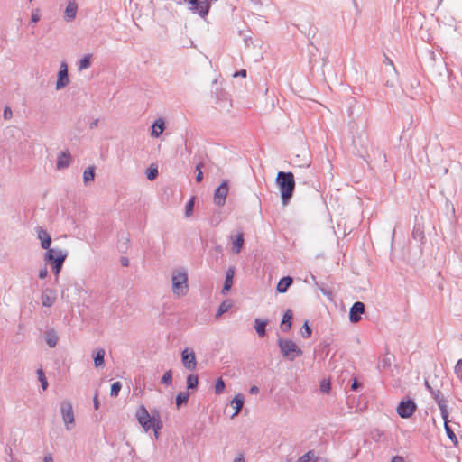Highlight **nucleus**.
I'll return each mask as SVG.
<instances>
[{"instance_id":"603ef678","label":"nucleus","mask_w":462,"mask_h":462,"mask_svg":"<svg viewBox=\"0 0 462 462\" xmlns=\"http://www.w3.org/2000/svg\"><path fill=\"white\" fill-rule=\"evenodd\" d=\"M360 387H361V383H358L357 379H354V380H353V383H352V384H351V389H352L353 391H356V390H357L358 388H360Z\"/></svg>"},{"instance_id":"de8ad7c7","label":"nucleus","mask_w":462,"mask_h":462,"mask_svg":"<svg viewBox=\"0 0 462 462\" xmlns=\"http://www.w3.org/2000/svg\"><path fill=\"white\" fill-rule=\"evenodd\" d=\"M330 389V383L329 382L323 381L320 384V390L323 393H328Z\"/></svg>"},{"instance_id":"9b49d317","label":"nucleus","mask_w":462,"mask_h":462,"mask_svg":"<svg viewBox=\"0 0 462 462\" xmlns=\"http://www.w3.org/2000/svg\"><path fill=\"white\" fill-rule=\"evenodd\" d=\"M69 83V74H68V65L65 61L60 63V71L58 72V79L56 81L55 88L60 90Z\"/></svg>"},{"instance_id":"4be33fe9","label":"nucleus","mask_w":462,"mask_h":462,"mask_svg":"<svg viewBox=\"0 0 462 462\" xmlns=\"http://www.w3.org/2000/svg\"><path fill=\"white\" fill-rule=\"evenodd\" d=\"M267 324H268V320H263L260 319H254V328H255L257 335L260 337H263L265 336V334H266L265 328H266Z\"/></svg>"},{"instance_id":"49530a36","label":"nucleus","mask_w":462,"mask_h":462,"mask_svg":"<svg viewBox=\"0 0 462 462\" xmlns=\"http://www.w3.org/2000/svg\"><path fill=\"white\" fill-rule=\"evenodd\" d=\"M40 20L39 11L36 9L32 11L31 15V22L36 23Z\"/></svg>"},{"instance_id":"37998d69","label":"nucleus","mask_w":462,"mask_h":462,"mask_svg":"<svg viewBox=\"0 0 462 462\" xmlns=\"http://www.w3.org/2000/svg\"><path fill=\"white\" fill-rule=\"evenodd\" d=\"M49 263L51 266L55 275L58 276L60 272V270L62 269V266H63L64 263H60V261H58L57 263Z\"/></svg>"},{"instance_id":"f257e3e1","label":"nucleus","mask_w":462,"mask_h":462,"mask_svg":"<svg viewBox=\"0 0 462 462\" xmlns=\"http://www.w3.org/2000/svg\"><path fill=\"white\" fill-rule=\"evenodd\" d=\"M276 184L278 185L281 191L282 204L287 205L292 197L295 189L293 173L290 171H279L276 177Z\"/></svg>"},{"instance_id":"1a4fd4ad","label":"nucleus","mask_w":462,"mask_h":462,"mask_svg":"<svg viewBox=\"0 0 462 462\" xmlns=\"http://www.w3.org/2000/svg\"><path fill=\"white\" fill-rule=\"evenodd\" d=\"M416 410V404L411 400L402 401L398 405L396 411L401 418H410Z\"/></svg>"},{"instance_id":"f03ea898","label":"nucleus","mask_w":462,"mask_h":462,"mask_svg":"<svg viewBox=\"0 0 462 462\" xmlns=\"http://www.w3.org/2000/svg\"><path fill=\"white\" fill-rule=\"evenodd\" d=\"M172 293L178 297H183L188 293V273L185 269H177L171 274Z\"/></svg>"},{"instance_id":"473e14b6","label":"nucleus","mask_w":462,"mask_h":462,"mask_svg":"<svg viewBox=\"0 0 462 462\" xmlns=\"http://www.w3.org/2000/svg\"><path fill=\"white\" fill-rule=\"evenodd\" d=\"M90 59H91V56L89 54L84 56L80 60H79V70H83V69H87L90 67Z\"/></svg>"},{"instance_id":"13d9d810","label":"nucleus","mask_w":462,"mask_h":462,"mask_svg":"<svg viewBox=\"0 0 462 462\" xmlns=\"http://www.w3.org/2000/svg\"><path fill=\"white\" fill-rule=\"evenodd\" d=\"M203 180V172L202 171H199V172H197L196 180L197 182H201Z\"/></svg>"},{"instance_id":"864d4df0","label":"nucleus","mask_w":462,"mask_h":462,"mask_svg":"<svg viewBox=\"0 0 462 462\" xmlns=\"http://www.w3.org/2000/svg\"><path fill=\"white\" fill-rule=\"evenodd\" d=\"M234 77H244L245 78L246 77V70L245 69H241L240 71H237L234 74Z\"/></svg>"},{"instance_id":"2f4dec72","label":"nucleus","mask_w":462,"mask_h":462,"mask_svg":"<svg viewBox=\"0 0 462 462\" xmlns=\"http://www.w3.org/2000/svg\"><path fill=\"white\" fill-rule=\"evenodd\" d=\"M231 308V303L227 302V301H224L222 302L219 307H218V310L216 313V318L218 319L219 317H221L224 313H226V311H228V310Z\"/></svg>"},{"instance_id":"dca6fc26","label":"nucleus","mask_w":462,"mask_h":462,"mask_svg":"<svg viewBox=\"0 0 462 462\" xmlns=\"http://www.w3.org/2000/svg\"><path fill=\"white\" fill-rule=\"evenodd\" d=\"M42 304L44 307H51L56 301V293L53 290L46 289L41 296Z\"/></svg>"},{"instance_id":"20e7f679","label":"nucleus","mask_w":462,"mask_h":462,"mask_svg":"<svg viewBox=\"0 0 462 462\" xmlns=\"http://www.w3.org/2000/svg\"><path fill=\"white\" fill-rule=\"evenodd\" d=\"M60 413L66 430H72L75 425V416L72 404L69 401H63L60 403Z\"/></svg>"},{"instance_id":"9d476101","label":"nucleus","mask_w":462,"mask_h":462,"mask_svg":"<svg viewBox=\"0 0 462 462\" xmlns=\"http://www.w3.org/2000/svg\"><path fill=\"white\" fill-rule=\"evenodd\" d=\"M228 194V182L223 180L221 184L216 189L214 193V202L216 205L221 207L225 204L226 196Z\"/></svg>"},{"instance_id":"39448f33","label":"nucleus","mask_w":462,"mask_h":462,"mask_svg":"<svg viewBox=\"0 0 462 462\" xmlns=\"http://www.w3.org/2000/svg\"><path fill=\"white\" fill-rule=\"evenodd\" d=\"M68 256V252L66 250L53 247L45 252L44 260L47 263H64Z\"/></svg>"},{"instance_id":"79ce46f5","label":"nucleus","mask_w":462,"mask_h":462,"mask_svg":"<svg viewBox=\"0 0 462 462\" xmlns=\"http://www.w3.org/2000/svg\"><path fill=\"white\" fill-rule=\"evenodd\" d=\"M162 427L163 425L161 419H155V420H152L150 424V430L152 429L153 431L160 430Z\"/></svg>"},{"instance_id":"c756f323","label":"nucleus","mask_w":462,"mask_h":462,"mask_svg":"<svg viewBox=\"0 0 462 462\" xmlns=\"http://www.w3.org/2000/svg\"><path fill=\"white\" fill-rule=\"evenodd\" d=\"M95 179V169L93 166L88 167L83 172V181L87 185L88 182L93 181Z\"/></svg>"},{"instance_id":"09e8293b","label":"nucleus","mask_w":462,"mask_h":462,"mask_svg":"<svg viewBox=\"0 0 462 462\" xmlns=\"http://www.w3.org/2000/svg\"><path fill=\"white\" fill-rule=\"evenodd\" d=\"M4 118L5 119H10L13 116L12 110L10 107L6 106L4 110Z\"/></svg>"},{"instance_id":"7ed1b4c3","label":"nucleus","mask_w":462,"mask_h":462,"mask_svg":"<svg viewBox=\"0 0 462 462\" xmlns=\"http://www.w3.org/2000/svg\"><path fill=\"white\" fill-rule=\"evenodd\" d=\"M277 344L280 348L281 355L285 359L293 361L296 357L301 356L303 355L300 347L298 346V345L291 339L280 337L277 340Z\"/></svg>"},{"instance_id":"5fc2aeb1","label":"nucleus","mask_w":462,"mask_h":462,"mask_svg":"<svg viewBox=\"0 0 462 462\" xmlns=\"http://www.w3.org/2000/svg\"><path fill=\"white\" fill-rule=\"evenodd\" d=\"M320 291H322V293H323L324 295H326L328 298L331 299V297H332V293H331V291H328L327 289H325V288H323V287H322V288H320Z\"/></svg>"},{"instance_id":"cd10ccee","label":"nucleus","mask_w":462,"mask_h":462,"mask_svg":"<svg viewBox=\"0 0 462 462\" xmlns=\"http://www.w3.org/2000/svg\"><path fill=\"white\" fill-rule=\"evenodd\" d=\"M187 389L188 390H196L199 383V377L196 374H189L186 379Z\"/></svg>"},{"instance_id":"b1692460","label":"nucleus","mask_w":462,"mask_h":462,"mask_svg":"<svg viewBox=\"0 0 462 462\" xmlns=\"http://www.w3.org/2000/svg\"><path fill=\"white\" fill-rule=\"evenodd\" d=\"M59 337L54 329L45 332V341L50 347H54L58 343Z\"/></svg>"},{"instance_id":"f8f14e48","label":"nucleus","mask_w":462,"mask_h":462,"mask_svg":"<svg viewBox=\"0 0 462 462\" xmlns=\"http://www.w3.org/2000/svg\"><path fill=\"white\" fill-rule=\"evenodd\" d=\"M365 312V304L360 301L355 302L350 308L349 319L353 323H357L361 319V315Z\"/></svg>"},{"instance_id":"e433bc0d","label":"nucleus","mask_w":462,"mask_h":462,"mask_svg":"<svg viewBox=\"0 0 462 462\" xmlns=\"http://www.w3.org/2000/svg\"><path fill=\"white\" fill-rule=\"evenodd\" d=\"M161 383L162 384L171 385L172 383V372L171 370H168L164 373L161 379Z\"/></svg>"},{"instance_id":"c85d7f7f","label":"nucleus","mask_w":462,"mask_h":462,"mask_svg":"<svg viewBox=\"0 0 462 462\" xmlns=\"http://www.w3.org/2000/svg\"><path fill=\"white\" fill-rule=\"evenodd\" d=\"M105 350L103 348L98 349L94 356V364L96 367H101L105 364Z\"/></svg>"},{"instance_id":"ddd939ff","label":"nucleus","mask_w":462,"mask_h":462,"mask_svg":"<svg viewBox=\"0 0 462 462\" xmlns=\"http://www.w3.org/2000/svg\"><path fill=\"white\" fill-rule=\"evenodd\" d=\"M191 5L190 9L200 16L204 17L208 14L209 10V5L206 1L199 0H189Z\"/></svg>"},{"instance_id":"0e129e2a","label":"nucleus","mask_w":462,"mask_h":462,"mask_svg":"<svg viewBox=\"0 0 462 462\" xmlns=\"http://www.w3.org/2000/svg\"><path fill=\"white\" fill-rule=\"evenodd\" d=\"M94 408H95V410H97L99 408V402L97 400V395L94 397Z\"/></svg>"},{"instance_id":"2eb2a0df","label":"nucleus","mask_w":462,"mask_h":462,"mask_svg":"<svg viewBox=\"0 0 462 462\" xmlns=\"http://www.w3.org/2000/svg\"><path fill=\"white\" fill-rule=\"evenodd\" d=\"M78 12V5L75 0H70L64 11V19L67 22H71L76 18Z\"/></svg>"},{"instance_id":"a19ab883","label":"nucleus","mask_w":462,"mask_h":462,"mask_svg":"<svg viewBox=\"0 0 462 462\" xmlns=\"http://www.w3.org/2000/svg\"><path fill=\"white\" fill-rule=\"evenodd\" d=\"M412 236L414 239L421 241L424 239V233L420 227H414L412 231Z\"/></svg>"},{"instance_id":"58836bf2","label":"nucleus","mask_w":462,"mask_h":462,"mask_svg":"<svg viewBox=\"0 0 462 462\" xmlns=\"http://www.w3.org/2000/svg\"><path fill=\"white\" fill-rule=\"evenodd\" d=\"M317 460V457H314V454L312 451H309L305 453L299 458V462H314Z\"/></svg>"},{"instance_id":"f704fd0d","label":"nucleus","mask_w":462,"mask_h":462,"mask_svg":"<svg viewBox=\"0 0 462 462\" xmlns=\"http://www.w3.org/2000/svg\"><path fill=\"white\" fill-rule=\"evenodd\" d=\"M311 328L308 324V321H305L300 328V334L303 338H309L311 336Z\"/></svg>"},{"instance_id":"69168bd1","label":"nucleus","mask_w":462,"mask_h":462,"mask_svg":"<svg viewBox=\"0 0 462 462\" xmlns=\"http://www.w3.org/2000/svg\"><path fill=\"white\" fill-rule=\"evenodd\" d=\"M121 262L124 266H128L129 264V260L127 258H122Z\"/></svg>"},{"instance_id":"bb28decb","label":"nucleus","mask_w":462,"mask_h":462,"mask_svg":"<svg viewBox=\"0 0 462 462\" xmlns=\"http://www.w3.org/2000/svg\"><path fill=\"white\" fill-rule=\"evenodd\" d=\"M444 420V428L445 431L447 433L448 438L452 441V443L457 446L458 444L457 438L454 431L452 430L451 427L448 425V418L443 419Z\"/></svg>"},{"instance_id":"6e6d98bb","label":"nucleus","mask_w":462,"mask_h":462,"mask_svg":"<svg viewBox=\"0 0 462 462\" xmlns=\"http://www.w3.org/2000/svg\"><path fill=\"white\" fill-rule=\"evenodd\" d=\"M384 62H385L386 64L390 65V66L392 67L393 71L394 73H396V69H395V68H394V66H393V61H392L390 59L385 58Z\"/></svg>"},{"instance_id":"6ab92c4d","label":"nucleus","mask_w":462,"mask_h":462,"mask_svg":"<svg viewBox=\"0 0 462 462\" xmlns=\"http://www.w3.org/2000/svg\"><path fill=\"white\" fill-rule=\"evenodd\" d=\"M235 275V268L230 267L226 273V279L222 289V294L226 295L233 285V279Z\"/></svg>"},{"instance_id":"a211bd4d","label":"nucleus","mask_w":462,"mask_h":462,"mask_svg":"<svg viewBox=\"0 0 462 462\" xmlns=\"http://www.w3.org/2000/svg\"><path fill=\"white\" fill-rule=\"evenodd\" d=\"M165 129V121L163 118H158L152 124L151 136L158 138Z\"/></svg>"},{"instance_id":"ea45409f","label":"nucleus","mask_w":462,"mask_h":462,"mask_svg":"<svg viewBox=\"0 0 462 462\" xmlns=\"http://www.w3.org/2000/svg\"><path fill=\"white\" fill-rule=\"evenodd\" d=\"M122 388L120 382H115L111 386L110 396L116 397Z\"/></svg>"},{"instance_id":"a18cd8bd","label":"nucleus","mask_w":462,"mask_h":462,"mask_svg":"<svg viewBox=\"0 0 462 462\" xmlns=\"http://www.w3.org/2000/svg\"><path fill=\"white\" fill-rule=\"evenodd\" d=\"M158 175V171L156 168L151 169L147 174V179L150 180H154Z\"/></svg>"},{"instance_id":"0eeeda50","label":"nucleus","mask_w":462,"mask_h":462,"mask_svg":"<svg viewBox=\"0 0 462 462\" xmlns=\"http://www.w3.org/2000/svg\"><path fill=\"white\" fill-rule=\"evenodd\" d=\"M430 394L440 410L442 419L448 418V400L445 398L439 389L435 388L433 391H431Z\"/></svg>"},{"instance_id":"a878e982","label":"nucleus","mask_w":462,"mask_h":462,"mask_svg":"<svg viewBox=\"0 0 462 462\" xmlns=\"http://www.w3.org/2000/svg\"><path fill=\"white\" fill-rule=\"evenodd\" d=\"M393 356L392 355H389V354H385L379 361L378 363V368L380 370H385V369H388L391 367L392 365V363H393Z\"/></svg>"},{"instance_id":"3c124183","label":"nucleus","mask_w":462,"mask_h":462,"mask_svg":"<svg viewBox=\"0 0 462 462\" xmlns=\"http://www.w3.org/2000/svg\"><path fill=\"white\" fill-rule=\"evenodd\" d=\"M48 275V270L46 267H43L42 269L40 270L39 272V278L40 279H45Z\"/></svg>"},{"instance_id":"412c9836","label":"nucleus","mask_w":462,"mask_h":462,"mask_svg":"<svg viewBox=\"0 0 462 462\" xmlns=\"http://www.w3.org/2000/svg\"><path fill=\"white\" fill-rule=\"evenodd\" d=\"M231 404L235 405V412L231 416L232 418L236 417L242 410L244 405V396L241 393L236 394L234 399L231 401Z\"/></svg>"},{"instance_id":"4c0bfd02","label":"nucleus","mask_w":462,"mask_h":462,"mask_svg":"<svg viewBox=\"0 0 462 462\" xmlns=\"http://www.w3.org/2000/svg\"><path fill=\"white\" fill-rule=\"evenodd\" d=\"M225 382L223 381L222 378H218L216 380V383H215V393L216 394H220L224 392V389H225Z\"/></svg>"},{"instance_id":"423d86ee","label":"nucleus","mask_w":462,"mask_h":462,"mask_svg":"<svg viewBox=\"0 0 462 462\" xmlns=\"http://www.w3.org/2000/svg\"><path fill=\"white\" fill-rule=\"evenodd\" d=\"M181 363L182 365L189 370L194 371L197 368V359L195 353L192 349L186 347L181 352Z\"/></svg>"},{"instance_id":"bf43d9fd","label":"nucleus","mask_w":462,"mask_h":462,"mask_svg":"<svg viewBox=\"0 0 462 462\" xmlns=\"http://www.w3.org/2000/svg\"><path fill=\"white\" fill-rule=\"evenodd\" d=\"M425 387L430 393L435 389L432 385H430L429 380H425Z\"/></svg>"},{"instance_id":"338daca9","label":"nucleus","mask_w":462,"mask_h":462,"mask_svg":"<svg viewBox=\"0 0 462 462\" xmlns=\"http://www.w3.org/2000/svg\"><path fill=\"white\" fill-rule=\"evenodd\" d=\"M43 462H53V459L51 456H46L43 458Z\"/></svg>"},{"instance_id":"aec40b11","label":"nucleus","mask_w":462,"mask_h":462,"mask_svg":"<svg viewBox=\"0 0 462 462\" xmlns=\"http://www.w3.org/2000/svg\"><path fill=\"white\" fill-rule=\"evenodd\" d=\"M291 319H292V312L291 310H287L283 314L282 322H281V329L283 332H288L291 328Z\"/></svg>"},{"instance_id":"4d7b16f0","label":"nucleus","mask_w":462,"mask_h":462,"mask_svg":"<svg viewBox=\"0 0 462 462\" xmlns=\"http://www.w3.org/2000/svg\"><path fill=\"white\" fill-rule=\"evenodd\" d=\"M251 394H257L259 393V388L255 385H253L249 390Z\"/></svg>"},{"instance_id":"4468645a","label":"nucleus","mask_w":462,"mask_h":462,"mask_svg":"<svg viewBox=\"0 0 462 462\" xmlns=\"http://www.w3.org/2000/svg\"><path fill=\"white\" fill-rule=\"evenodd\" d=\"M36 233H37V238L41 242L42 248L45 249L46 251L51 249L50 246H51V236L49 235V233L42 226L36 227Z\"/></svg>"},{"instance_id":"393cba45","label":"nucleus","mask_w":462,"mask_h":462,"mask_svg":"<svg viewBox=\"0 0 462 462\" xmlns=\"http://www.w3.org/2000/svg\"><path fill=\"white\" fill-rule=\"evenodd\" d=\"M244 245V234L242 232L238 233L234 241L232 250L235 254H239L243 248Z\"/></svg>"},{"instance_id":"e2e57ef3","label":"nucleus","mask_w":462,"mask_h":462,"mask_svg":"<svg viewBox=\"0 0 462 462\" xmlns=\"http://www.w3.org/2000/svg\"><path fill=\"white\" fill-rule=\"evenodd\" d=\"M391 462H404L403 458L400 456L394 457Z\"/></svg>"},{"instance_id":"7c9ffc66","label":"nucleus","mask_w":462,"mask_h":462,"mask_svg":"<svg viewBox=\"0 0 462 462\" xmlns=\"http://www.w3.org/2000/svg\"><path fill=\"white\" fill-rule=\"evenodd\" d=\"M189 393L186 392H180L176 396V405L178 407L181 406L182 404H186L189 401Z\"/></svg>"},{"instance_id":"c9c22d12","label":"nucleus","mask_w":462,"mask_h":462,"mask_svg":"<svg viewBox=\"0 0 462 462\" xmlns=\"http://www.w3.org/2000/svg\"><path fill=\"white\" fill-rule=\"evenodd\" d=\"M194 202H195V198L192 197L186 204V207H185V216L186 217H189L192 213H193V208H194Z\"/></svg>"},{"instance_id":"f3484780","label":"nucleus","mask_w":462,"mask_h":462,"mask_svg":"<svg viewBox=\"0 0 462 462\" xmlns=\"http://www.w3.org/2000/svg\"><path fill=\"white\" fill-rule=\"evenodd\" d=\"M71 155L68 151L61 152L57 158V169L61 170L69 166Z\"/></svg>"},{"instance_id":"052dcab7","label":"nucleus","mask_w":462,"mask_h":462,"mask_svg":"<svg viewBox=\"0 0 462 462\" xmlns=\"http://www.w3.org/2000/svg\"><path fill=\"white\" fill-rule=\"evenodd\" d=\"M98 122H99V120H98V119H95L93 122H91V123L89 124V128H90V129H94V128L97 127V125H98Z\"/></svg>"},{"instance_id":"774afa93","label":"nucleus","mask_w":462,"mask_h":462,"mask_svg":"<svg viewBox=\"0 0 462 462\" xmlns=\"http://www.w3.org/2000/svg\"><path fill=\"white\" fill-rule=\"evenodd\" d=\"M202 167H203L202 162L198 163L196 166V171L199 172V171H201Z\"/></svg>"},{"instance_id":"6e6552de","label":"nucleus","mask_w":462,"mask_h":462,"mask_svg":"<svg viewBox=\"0 0 462 462\" xmlns=\"http://www.w3.org/2000/svg\"><path fill=\"white\" fill-rule=\"evenodd\" d=\"M135 417L143 430L145 432L149 431L152 419L144 405L139 406V408L136 410Z\"/></svg>"},{"instance_id":"c03bdc74","label":"nucleus","mask_w":462,"mask_h":462,"mask_svg":"<svg viewBox=\"0 0 462 462\" xmlns=\"http://www.w3.org/2000/svg\"><path fill=\"white\" fill-rule=\"evenodd\" d=\"M455 374L457 377L462 379V358L459 359L455 365Z\"/></svg>"},{"instance_id":"72a5a7b5","label":"nucleus","mask_w":462,"mask_h":462,"mask_svg":"<svg viewBox=\"0 0 462 462\" xmlns=\"http://www.w3.org/2000/svg\"><path fill=\"white\" fill-rule=\"evenodd\" d=\"M37 375H38V379L39 381L41 382V385H42V390H46L47 387H48V382H47V379L45 377V374L43 372V370L42 368H39L37 370Z\"/></svg>"},{"instance_id":"5701e85b","label":"nucleus","mask_w":462,"mask_h":462,"mask_svg":"<svg viewBox=\"0 0 462 462\" xmlns=\"http://www.w3.org/2000/svg\"><path fill=\"white\" fill-rule=\"evenodd\" d=\"M291 283H292L291 277H290V276L283 277L279 281L276 289L280 293H285L287 291L288 288L291 285Z\"/></svg>"},{"instance_id":"8fccbe9b","label":"nucleus","mask_w":462,"mask_h":462,"mask_svg":"<svg viewBox=\"0 0 462 462\" xmlns=\"http://www.w3.org/2000/svg\"><path fill=\"white\" fill-rule=\"evenodd\" d=\"M152 420H155V419H161L160 412L158 410H152L150 413Z\"/></svg>"},{"instance_id":"680f3d73","label":"nucleus","mask_w":462,"mask_h":462,"mask_svg":"<svg viewBox=\"0 0 462 462\" xmlns=\"http://www.w3.org/2000/svg\"><path fill=\"white\" fill-rule=\"evenodd\" d=\"M234 462H245L244 455H243V454H240L239 456H237V457L234 459Z\"/></svg>"}]
</instances>
